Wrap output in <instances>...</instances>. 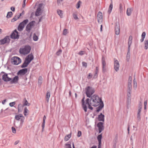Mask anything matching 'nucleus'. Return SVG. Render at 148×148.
Segmentation results:
<instances>
[{"mask_svg":"<svg viewBox=\"0 0 148 148\" xmlns=\"http://www.w3.org/2000/svg\"><path fill=\"white\" fill-rule=\"evenodd\" d=\"M90 98H87L86 100V103L88 106V108L92 110L93 108L91 106L96 107L99 105L100 102L102 100L97 95H94Z\"/></svg>","mask_w":148,"mask_h":148,"instance_id":"nucleus-1","label":"nucleus"},{"mask_svg":"<svg viewBox=\"0 0 148 148\" xmlns=\"http://www.w3.org/2000/svg\"><path fill=\"white\" fill-rule=\"evenodd\" d=\"M2 79L5 82H8L11 81L10 83L11 84L16 83L18 80V77L16 76L14 77L12 80L11 78L8 77L7 74H5L3 75Z\"/></svg>","mask_w":148,"mask_h":148,"instance_id":"nucleus-2","label":"nucleus"},{"mask_svg":"<svg viewBox=\"0 0 148 148\" xmlns=\"http://www.w3.org/2000/svg\"><path fill=\"white\" fill-rule=\"evenodd\" d=\"M31 47L29 46H26L23 48H20L19 52L21 54L24 55L29 53L31 50Z\"/></svg>","mask_w":148,"mask_h":148,"instance_id":"nucleus-3","label":"nucleus"},{"mask_svg":"<svg viewBox=\"0 0 148 148\" xmlns=\"http://www.w3.org/2000/svg\"><path fill=\"white\" fill-rule=\"evenodd\" d=\"M86 90V93L87 97H90L95 92V89L94 88L88 86L86 87L85 88Z\"/></svg>","mask_w":148,"mask_h":148,"instance_id":"nucleus-4","label":"nucleus"},{"mask_svg":"<svg viewBox=\"0 0 148 148\" xmlns=\"http://www.w3.org/2000/svg\"><path fill=\"white\" fill-rule=\"evenodd\" d=\"M12 63L14 65H17L21 62L20 58L17 56H14L11 58Z\"/></svg>","mask_w":148,"mask_h":148,"instance_id":"nucleus-5","label":"nucleus"},{"mask_svg":"<svg viewBox=\"0 0 148 148\" xmlns=\"http://www.w3.org/2000/svg\"><path fill=\"white\" fill-rule=\"evenodd\" d=\"M28 22V20L27 19L24 20L22 22L20 23L18 27V30L20 31L23 30L25 25Z\"/></svg>","mask_w":148,"mask_h":148,"instance_id":"nucleus-6","label":"nucleus"},{"mask_svg":"<svg viewBox=\"0 0 148 148\" xmlns=\"http://www.w3.org/2000/svg\"><path fill=\"white\" fill-rule=\"evenodd\" d=\"M15 119L17 121H20V124H22L24 121L25 117L23 116L22 114H19L16 115L15 116Z\"/></svg>","mask_w":148,"mask_h":148,"instance_id":"nucleus-7","label":"nucleus"},{"mask_svg":"<svg viewBox=\"0 0 148 148\" xmlns=\"http://www.w3.org/2000/svg\"><path fill=\"white\" fill-rule=\"evenodd\" d=\"M11 38L14 39H18L19 38V36L18 35V32L16 29H15L10 35Z\"/></svg>","mask_w":148,"mask_h":148,"instance_id":"nucleus-8","label":"nucleus"},{"mask_svg":"<svg viewBox=\"0 0 148 148\" xmlns=\"http://www.w3.org/2000/svg\"><path fill=\"white\" fill-rule=\"evenodd\" d=\"M104 123L102 122H99L97 124V126L98 128L99 133H101L104 129V127L103 125Z\"/></svg>","mask_w":148,"mask_h":148,"instance_id":"nucleus-9","label":"nucleus"},{"mask_svg":"<svg viewBox=\"0 0 148 148\" xmlns=\"http://www.w3.org/2000/svg\"><path fill=\"white\" fill-rule=\"evenodd\" d=\"M10 39L8 36H6L3 39L0 40V44L1 45H4L7 43L10 42Z\"/></svg>","mask_w":148,"mask_h":148,"instance_id":"nucleus-10","label":"nucleus"},{"mask_svg":"<svg viewBox=\"0 0 148 148\" xmlns=\"http://www.w3.org/2000/svg\"><path fill=\"white\" fill-rule=\"evenodd\" d=\"M42 6V4H40L38 7L37 8L35 16H36L40 15L42 13L41 11V7Z\"/></svg>","mask_w":148,"mask_h":148,"instance_id":"nucleus-11","label":"nucleus"},{"mask_svg":"<svg viewBox=\"0 0 148 148\" xmlns=\"http://www.w3.org/2000/svg\"><path fill=\"white\" fill-rule=\"evenodd\" d=\"M114 69L116 72H117L119 69V61L115 58L114 59Z\"/></svg>","mask_w":148,"mask_h":148,"instance_id":"nucleus-12","label":"nucleus"},{"mask_svg":"<svg viewBox=\"0 0 148 148\" xmlns=\"http://www.w3.org/2000/svg\"><path fill=\"white\" fill-rule=\"evenodd\" d=\"M35 21H34L30 22L26 27V30L28 32H30L32 26H33Z\"/></svg>","mask_w":148,"mask_h":148,"instance_id":"nucleus-13","label":"nucleus"},{"mask_svg":"<svg viewBox=\"0 0 148 148\" xmlns=\"http://www.w3.org/2000/svg\"><path fill=\"white\" fill-rule=\"evenodd\" d=\"M115 34L116 35H118L119 34L120 30V26L119 23H116L115 26Z\"/></svg>","mask_w":148,"mask_h":148,"instance_id":"nucleus-14","label":"nucleus"},{"mask_svg":"<svg viewBox=\"0 0 148 148\" xmlns=\"http://www.w3.org/2000/svg\"><path fill=\"white\" fill-rule=\"evenodd\" d=\"M97 19L99 23H101L102 21L103 16L102 13L99 12L97 14Z\"/></svg>","mask_w":148,"mask_h":148,"instance_id":"nucleus-15","label":"nucleus"},{"mask_svg":"<svg viewBox=\"0 0 148 148\" xmlns=\"http://www.w3.org/2000/svg\"><path fill=\"white\" fill-rule=\"evenodd\" d=\"M27 72V69L24 68L19 70L17 73L18 75H24Z\"/></svg>","mask_w":148,"mask_h":148,"instance_id":"nucleus-16","label":"nucleus"},{"mask_svg":"<svg viewBox=\"0 0 148 148\" xmlns=\"http://www.w3.org/2000/svg\"><path fill=\"white\" fill-rule=\"evenodd\" d=\"M34 59V57L33 55L31 53L29 54L25 58V60L28 62L29 63L31 62L32 60Z\"/></svg>","mask_w":148,"mask_h":148,"instance_id":"nucleus-17","label":"nucleus"},{"mask_svg":"<svg viewBox=\"0 0 148 148\" xmlns=\"http://www.w3.org/2000/svg\"><path fill=\"white\" fill-rule=\"evenodd\" d=\"M102 71L103 72H105L106 71V63L105 60V58L103 56L102 59Z\"/></svg>","mask_w":148,"mask_h":148,"instance_id":"nucleus-18","label":"nucleus"},{"mask_svg":"<svg viewBox=\"0 0 148 148\" xmlns=\"http://www.w3.org/2000/svg\"><path fill=\"white\" fill-rule=\"evenodd\" d=\"M102 71L103 72H105L106 71V63L105 60V58L103 56L102 59Z\"/></svg>","mask_w":148,"mask_h":148,"instance_id":"nucleus-19","label":"nucleus"},{"mask_svg":"<svg viewBox=\"0 0 148 148\" xmlns=\"http://www.w3.org/2000/svg\"><path fill=\"white\" fill-rule=\"evenodd\" d=\"M85 97H84L82 100V106L85 112H86L87 111V107L85 104V102L84 101Z\"/></svg>","mask_w":148,"mask_h":148,"instance_id":"nucleus-20","label":"nucleus"},{"mask_svg":"<svg viewBox=\"0 0 148 148\" xmlns=\"http://www.w3.org/2000/svg\"><path fill=\"white\" fill-rule=\"evenodd\" d=\"M99 105V106L96 108V112H99L103 107L104 104L103 101H102L100 102Z\"/></svg>","mask_w":148,"mask_h":148,"instance_id":"nucleus-21","label":"nucleus"},{"mask_svg":"<svg viewBox=\"0 0 148 148\" xmlns=\"http://www.w3.org/2000/svg\"><path fill=\"white\" fill-rule=\"evenodd\" d=\"M104 115L102 113H101L98 116V120L99 121L104 122Z\"/></svg>","mask_w":148,"mask_h":148,"instance_id":"nucleus-22","label":"nucleus"},{"mask_svg":"<svg viewBox=\"0 0 148 148\" xmlns=\"http://www.w3.org/2000/svg\"><path fill=\"white\" fill-rule=\"evenodd\" d=\"M133 10V8H128L127 10V15L128 16H130Z\"/></svg>","mask_w":148,"mask_h":148,"instance_id":"nucleus-23","label":"nucleus"},{"mask_svg":"<svg viewBox=\"0 0 148 148\" xmlns=\"http://www.w3.org/2000/svg\"><path fill=\"white\" fill-rule=\"evenodd\" d=\"M23 102V107L25 106H29L30 105V103L28 102L25 98L24 99Z\"/></svg>","mask_w":148,"mask_h":148,"instance_id":"nucleus-24","label":"nucleus"},{"mask_svg":"<svg viewBox=\"0 0 148 148\" xmlns=\"http://www.w3.org/2000/svg\"><path fill=\"white\" fill-rule=\"evenodd\" d=\"M29 64V62H27V61H26V60H25L24 63L21 65V67L22 68H23L26 67Z\"/></svg>","mask_w":148,"mask_h":148,"instance_id":"nucleus-25","label":"nucleus"},{"mask_svg":"<svg viewBox=\"0 0 148 148\" xmlns=\"http://www.w3.org/2000/svg\"><path fill=\"white\" fill-rule=\"evenodd\" d=\"M71 133L69 134L66 135L64 138V140L66 141L69 140L71 136Z\"/></svg>","mask_w":148,"mask_h":148,"instance_id":"nucleus-26","label":"nucleus"},{"mask_svg":"<svg viewBox=\"0 0 148 148\" xmlns=\"http://www.w3.org/2000/svg\"><path fill=\"white\" fill-rule=\"evenodd\" d=\"M50 96V91H48L46 93V101L47 102H49V98Z\"/></svg>","mask_w":148,"mask_h":148,"instance_id":"nucleus-27","label":"nucleus"},{"mask_svg":"<svg viewBox=\"0 0 148 148\" xmlns=\"http://www.w3.org/2000/svg\"><path fill=\"white\" fill-rule=\"evenodd\" d=\"M113 8V4H112V2L111 3H110V4L109 6V7L108 9V13L109 14H110L111 12L112 9Z\"/></svg>","mask_w":148,"mask_h":148,"instance_id":"nucleus-28","label":"nucleus"},{"mask_svg":"<svg viewBox=\"0 0 148 148\" xmlns=\"http://www.w3.org/2000/svg\"><path fill=\"white\" fill-rule=\"evenodd\" d=\"M130 49H128L127 53L126 56V60L127 61H129V60L130 58Z\"/></svg>","mask_w":148,"mask_h":148,"instance_id":"nucleus-29","label":"nucleus"},{"mask_svg":"<svg viewBox=\"0 0 148 148\" xmlns=\"http://www.w3.org/2000/svg\"><path fill=\"white\" fill-rule=\"evenodd\" d=\"M46 117L45 115H44V116L43 117V122L42 124V130H43V129L45 127V120L46 119Z\"/></svg>","mask_w":148,"mask_h":148,"instance_id":"nucleus-30","label":"nucleus"},{"mask_svg":"<svg viewBox=\"0 0 148 148\" xmlns=\"http://www.w3.org/2000/svg\"><path fill=\"white\" fill-rule=\"evenodd\" d=\"M146 35V33L145 32H143L141 35L142 39L140 40V41L141 42H143L145 38Z\"/></svg>","mask_w":148,"mask_h":148,"instance_id":"nucleus-31","label":"nucleus"},{"mask_svg":"<svg viewBox=\"0 0 148 148\" xmlns=\"http://www.w3.org/2000/svg\"><path fill=\"white\" fill-rule=\"evenodd\" d=\"M144 49H147L148 48V40H146L144 41Z\"/></svg>","mask_w":148,"mask_h":148,"instance_id":"nucleus-32","label":"nucleus"},{"mask_svg":"<svg viewBox=\"0 0 148 148\" xmlns=\"http://www.w3.org/2000/svg\"><path fill=\"white\" fill-rule=\"evenodd\" d=\"M12 15L13 14L12 12H8L7 14L6 18H10L12 17Z\"/></svg>","mask_w":148,"mask_h":148,"instance_id":"nucleus-33","label":"nucleus"},{"mask_svg":"<svg viewBox=\"0 0 148 148\" xmlns=\"http://www.w3.org/2000/svg\"><path fill=\"white\" fill-rule=\"evenodd\" d=\"M19 18V16H17L16 15L13 18L11 19V22H14L15 21H16Z\"/></svg>","mask_w":148,"mask_h":148,"instance_id":"nucleus-34","label":"nucleus"},{"mask_svg":"<svg viewBox=\"0 0 148 148\" xmlns=\"http://www.w3.org/2000/svg\"><path fill=\"white\" fill-rule=\"evenodd\" d=\"M42 78L41 76H40L38 78V85L40 86L42 83Z\"/></svg>","mask_w":148,"mask_h":148,"instance_id":"nucleus-35","label":"nucleus"},{"mask_svg":"<svg viewBox=\"0 0 148 148\" xmlns=\"http://www.w3.org/2000/svg\"><path fill=\"white\" fill-rule=\"evenodd\" d=\"M23 105H22L21 104H18V112H21L22 111V110H21V108L23 107Z\"/></svg>","mask_w":148,"mask_h":148,"instance_id":"nucleus-36","label":"nucleus"},{"mask_svg":"<svg viewBox=\"0 0 148 148\" xmlns=\"http://www.w3.org/2000/svg\"><path fill=\"white\" fill-rule=\"evenodd\" d=\"M102 138V134L99 135L97 137V139L98 142H101V139Z\"/></svg>","mask_w":148,"mask_h":148,"instance_id":"nucleus-37","label":"nucleus"},{"mask_svg":"<svg viewBox=\"0 0 148 148\" xmlns=\"http://www.w3.org/2000/svg\"><path fill=\"white\" fill-rule=\"evenodd\" d=\"M29 111L27 109V107H25L24 108L23 113L25 116L27 115V113H28Z\"/></svg>","mask_w":148,"mask_h":148,"instance_id":"nucleus-38","label":"nucleus"},{"mask_svg":"<svg viewBox=\"0 0 148 148\" xmlns=\"http://www.w3.org/2000/svg\"><path fill=\"white\" fill-rule=\"evenodd\" d=\"M62 11L60 10H57V13L61 17L62 16Z\"/></svg>","mask_w":148,"mask_h":148,"instance_id":"nucleus-39","label":"nucleus"},{"mask_svg":"<svg viewBox=\"0 0 148 148\" xmlns=\"http://www.w3.org/2000/svg\"><path fill=\"white\" fill-rule=\"evenodd\" d=\"M133 83H134V88H136L137 87V83L136 80H135V79L134 78L133 80Z\"/></svg>","mask_w":148,"mask_h":148,"instance_id":"nucleus-40","label":"nucleus"},{"mask_svg":"<svg viewBox=\"0 0 148 148\" xmlns=\"http://www.w3.org/2000/svg\"><path fill=\"white\" fill-rule=\"evenodd\" d=\"M33 39L34 40L36 41L38 40V38L37 36H36L35 34H34L33 37Z\"/></svg>","mask_w":148,"mask_h":148,"instance_id":"nucleus-41","label":"nucleus"},{"mask_svg":"<svg viewBox=\"0 0 148 148\" xmlns=\"http://www.w3.org/2000/svg\"><path fill=\"white\" fill-rule=\"evenodd\" d=\"M137 118L138 121H140L141 119L140 114L137 113Z\"/></svg>","mask_w":148,"mask_h":148,"instance_id":"nucleus-42","label":"nucleus"},{"mask_svg":"<svg viewBox=\"0 0 148 148\" xmlns=\"http://www.w3.org/2000/svg\"><path fill=\"white\" fill-rule=\"evenodd\" d=\"M132 92H127V98H131V94Z\"/></svg>","mask_w":148,"mask_h":148,"instance_id":"nucleus-43","label":"nucleus"},{"mask_svg":"<svg viewBox=\"0 0 148 148\" xmlns=\"http://www.w3.org/2000/svg\"><path fill=\"white\" fill-rule=\"evenodd\" d=\"M132 41H128V49H130L131 45L132 43Z\"/></svg>","mask_w":148,"mask_h":148,"instance_id":"nucleus-44","label":"nucleus"},{"mask_svg":"<svg viewBox=\"0 0 148 148\" xmlns=\"http://www.w3.org/2000/svg\"><path fill=\"white\" fill-rule=\"evenodd\" d=\"M67 33V29H65L63 30L62 34L63 35H66Z\"/></svg>","mask_w":148,"mask_h":148,"instance_id":"nucleus-45","label":"nucleus"},{"mask_svg":"<svg viewBox=\"0 0 148 148\" xmlns=\"http://www.w3.org/2000/svg\"><path fill=\"white\" fill-rule=\"evenodd\" d=\"M141 109L142 106H139L138 107L137 113L140 114Z\"/></svg>","mask_w":148,"mask_h":148,"instance_id":"nucleus-46","label":"nucleus"},{"mask_svg":"<svg viewBox=\"0 0 148 148\" xmlns=\"http://www.w3.org/2000/svg\"><path fill=\"white\" fill-rule=\"evenodd\" d=\"M81 1H78V3L77 4L76 7L77 9L79 8L80 7V4L81 3Z\"/></svg>","mask_w":148,"mask_h":148,"instance_id":"nucleus-47","label":"nucleus"},{"mask_svg":"<svg viewBox=\"0 0 148 148\" xmlns=\"http://www.w3.org/2000/svg\"><path fill=\"white\" fill-rule=\"evenodd\" d=\"M132 86H127V92H132Z\"/></svg>","mask_w":148,"mask_h":148,"instance_id":"nucleus-48","label":"nucleus"},{"mask_svg":"<svg viewBox=\"0 0 148 148\" xmlns=\"http://www.w3.org/2000/svg\"><path fill=\"white\" fill-rule=\"evenodd\" d=\"M62 51L61 49H60L56 53V54L57 56H59L61 53Z\"/></svg>","mask_w":148,"mask_h":148,"instance_id":"nucleus-49","label":"nucleus"},{"mask_svg":"<svg viewBox=\"0 0 148 148\" xmlns=\"http://www.w3.org/2000/svg\"><path fill=\"white\" fill-rule=\"evenodd\" d=\"M82 66L85 67H86L87 66V63L84 62H83L82 63Z\"/></svg>","mask_w":148,"mask_h":148,"instance_id":"nucleus-50","label":"nucleus"},{"mask_svg":"<svg viewBox=\"0 0 148 148\" xmlns=\"http://www.w3.org/2000/svg\"><path fill=\"white\" fill-rule=\"evenodd\" d=\"M85 52L84 51H81L78 53V54L80 55H82L84 54Z\"/></svg>","mask_w":148,"mask_h":148,"instance_id":"nucleus-51","label":"nucleus"},{"mask_svg":"<svg viewBox=\"0 0 148 148\" xmlns=\"http://www.w3.org/2000/svg\"><path fill=\"white\" fill-rule=\"evenodd\" d=\"M66 148H72L71 145L70 144H66Z\"/></svg>","mask_w":148,"mask_h":148,"instance_id":"nucleus-52","label":"nucleus"},{"mask_svg":"<svg viewBox=\"0 0 148 148\" xmlns=\"http://www.w3.org/2000/svg\"><path fill=\"white\" fill-rule=\"evenodd\" d=\"M12 132L13 133H16V129L14 127H12Z\"/></svg>","mask_w":148,"mask_h":148,"instance_id":"nucleus-53","label":"nucleus"},{"mask_svg":"<svg viewBox=\"0 0 148 148\" xmlns=\"http://www.w3.org/2000/svg\"><path fill=\"white\" fill-rule=\"evenodd\" d=\"M15 102H11L9 103V105L11 107L15 105Z\"/></svg>","mask_w":148,"mask_h":148,"instance_id":"nucleus-54","label":"nucleus"},{"mask_svg":"<svg viewBox=\"0 0 148 148\" xmlns=\"http://www.w3.org/2000/svg\"><path fill=\"white\" fill-rule=\"evenodd\" d=\"M82 133L81 131H79L78 132L77 136L78 137H79L81 135Z\"/></svg>","mask_w":148,"mask_h":148,"instance_id":"nucleus-55","label":"nucleus"},{"mask_svg":"<svg viewBox=\"0 0 148 148\" xmlns=\"http://www.w3.org/2000/svg\"><path fill=\"white\" fill-rule=\"evenodd\" d=\"M73 17L75 19H78V18L77 17V16L76 14H73Z\"/></svg>","mask_w":148,"mask_h":148,"instance_id":"nucleus-56","label":"nucleus"},{"mask_svg":"<svg viewBox=\"0 0 148 148\" xmlns=\"http://www.w3.org/2000/svg\"><path fill=\"white\" fill-rule=\"evenodd\" d=\"M131 98H127V104H129L131 101Z\"/></svg>","mask_w":148,"mask_h":148,"instance_id":"nucleus-57","label":"nucleus"},{"mask_svg":"<svg viewBox=\"0 0 148 148\" xmlns=\"http://www.w3.org/2000/svg\"><path fill=\"white\" fill-rule=\"evenodd\" d=\"M119 8H120V11L121 12H122L123 10V7H122V5L121 4H120V5Z\"/></svg>","mask_w":148,"mask_h":148,"instance_id":"nucleus-58","label":"nucleus"},{"mask_svg":"<svg viewBox=\"0 0 148 148\" xmlns=\"http://www.w3.org/2000/svg\"><path fill=\"white\" fill-rule=\"evenodd\" d=\"M98 148H101V142H98Z\"/></svg>","mask_w":148,"mask_h":148,"instance_id":"nucleus-59","label":"nucleus"},{"mask_svg":"<svg viewBox=\"0 0 148 148\" xmlns=\"http://www.w3.org/2000/svg\"><path fill=\"white\" fill-rule=\"evenodd\" d=\"M26 0H24L23 1V4L22 7L23 8H24L25 7V1Z\"/></svg>","mask_w":148,"mask_h":148,"instance_id":"nucleus-60","label":"nucleus"},{"mask_svg":"<svg viewBox=\"0 0 148 148\" xmlns=\"http://www.w3.org/2000/svg\"><path fill=\"white\" fill-rule=\"evenodd\" d=\"M132 37L131 36H130L129 37L128 41H132Z\"/></svg>","mask_w":148,"mask_h":148,"instance_id":"nucleus-61","label":"nucleus"},{"mask_svg":"<svg viewBox=\"0 0 148 148\" xmlns=\"http://www.w3.org/2000/svg\"><path fill=\"white\" fill-rule=\"evenodd\" d=\"M127 86H132V82H128Z\"/></svg>","mask_w":148,"mask_h":148,"instance_id":"nucleus-62","label":"nucleus"},{"mask_svg":"<svg viewBox=\"0 0 148 148\" xmlns=\"http://www.w3.org/2000/svg\"><path fill=\"white\" fill-rule=\"evenodd\" d=\"M98 75V73L95 72V73L94 75V78H97V77Z\"/></svg>","mask_w":148,"mask_h":148,"instance_id":"nucleus-63","label":"nucleus"},{"mask_svg":"<svg viewBox=\"0 0 148 148\" xmlns=\"http://www.w3.org/2000/svg\"><path fill=\"white\" fill-rule=\"evenodd\" d=\"M92 77V75L90 73L89 74V75L88 77V78L90 79Z\"/></svg>","mask_w":148,"mask_h":148,"instance_id":"nucleus-64","label":"nucleus"}]
</instances>
